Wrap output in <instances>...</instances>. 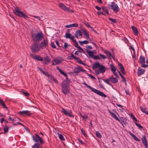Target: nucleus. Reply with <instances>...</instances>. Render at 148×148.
Wrapping results in <instances>:
<instances>
[{"label": "nucleus", "mask_w": 148, "mask_h": 148, "mask_svg": "<svg viewBox=\"0 0 148 148\" xmlns=\"http://www.w3.org/2000/svg\"><path fill=\"white\" fill-rule=\"evenodd\" d=\"M31 36L33 39L36 41H40L43 38V36L41 32L38 33L36 30H33L31 32Z\"/></svg>", "instance_id": "f257e3e1"}, {"label": "nucleus", "mask_w": 148, "mask_h": 148, "mask_svg": "<svg viewBox=\"0 0 148 148\" xmlns=\"http://www.w3.org/2000/svg\"><path fill=\"white\" fill-rule=\"evenodd\" d=\"M82 84L91 90L94 93L97 95L105 97H106V95L103 92L95 89L89 85H87L85 82H83Z\"/></svg>", "instance_id": "f03ea898"}, {"label": "nucleus", "mask_w": 148, "mask_h": 148, "mask_svg": "<svg viewBox=\"0 0 148 148\" xmlns=\"http://www.w3.org/2000/svg\"><path fill=\"white\" fill-rule=\"evenodd\" d=\"M61 86L62 91L64 94H67L69 92V84L66 82L63 81L61 84Z\"/></svg>", "instance_id": "7ed1b4c3"}, {"label": "nucleus", "mask_w": 148, "mask_h": 148, "mask_svg": "<svg viewBox=\"0 0 148 148\" xmlns=\"http://www.w3.org/2000/svg\"><path fill=\"white\" fill-rule=\"evenodd\" d=\"M14 9L13 12L16 15L21 17H23L25 18H28L27 16L21 11L18 7H15Z\"/></svg>", "instance_id": "20e7f679"}, {"label": "nucleus", "mask_w": 148, "mask_h": 148, "mask_svg": "<svg viewBox=\"0 0 148 148\" xmlns=\"http://www.w3.org/2000/svg\"><path fill=\"white\" fill-rule=\"evenodd\" d=\"M108 6L115 13H117L120 11V8L118 5L114 2H112L111 4H108Z\"/></svg>", "instance_id": "39448f33"}, {"label": "nucleus", "mask_w": 148, "mask_h": 148, "mask_svg": "<svg viewBox=\"0 0 148 148\" xmlns=\"http://www.w3.org/2000/svg\"><path fill=\"white\" fill-rule=\"evenodd\" d=\"M59 6L60 8L64 10L65 11L67 12L70 13H74V11L69 9L68 7L66 6L62 3H60L59 4Z\"/></svg>", "instance_id": "423d86ee"}, {"label": "nucleus", "mask_w": 148, "mask_h": 148, "mask_svg": "<svg viewBox=\"0 0 148 148\" xmlns=\"http://www.w3.org/2000/svg\"><path fill=\"white\" fill-rule=\"evenodd\" d=\"M35 136H32L33 140L36 142H39L42 144L44 143V141L43 139L39 136L37 134H35Z\"/></svg>", "instance_id": "0eeeda50"}, {"label": "nucleus", "mask_w": 148, "mask_h": 148, "mask_svg": "<svg viewBox=\"0 0 148 148\" xmlns=\"http://www.w3.org/2000/svg\"><path fill=\"white\" fill-rule=\"evenodd\" d=\"M61 112L66 116L71 117H74V116L72 114V112L71 110H66L62 108Z\"/></svg>", "instance_id": "6e6552de"}, {"label": "nucleus", "mask_w": 148, "mask_h": 148, "mask_svg": "<svg viewBox=\"0 0 148 148\" xmlns=\"http://www.w3.org/2000/svg\"><path fill=\"white\" fill-rule=\"evenodd\" d=\"M31 49L32 52L34 53H36L40 50V47L39 46L38 44L34 43L32 46Z\"/></svg>", "instance_id": "1a4fd4ad"}, {"label": "nucleus", "mask_w": 148, "mask_h": 148, "mask_svg": "<svg viewBox=\"0 0 148 148\" xmlns=\"http://www.w3.org/2000/svg\"><path fill=\"white\" fill-rule=\"evenodd\" d=\"M63 60V59L61 58H57L52 60V64L53 65H56L61 63Z\"/></svg>", "instance_id": "9d476101"}, {"label": "nucleus", "mask_w": 148, "mask_h": 148, "mask_svg": "<svg viewBox=\"0 0 148 148\" xmlns=\"http://www.w3.org/2000/svg\"><path fill=\"white\" fill-rule=\"evenodd\" d=\"M106 70V69L103 66L101 65L99 67V69L96 70L95 71V72L97 74H99L100 73H103L105 72Z\"/></svg>", "instance_id": "9b49d317"}, {"label": "nucleus", "mask_w": 148, "mask_h": 148, "mask_svg": "<svg viewBox=\"0 0 148 148\" xmlns=\"http://www.w3.org/2000/svg\"><path fill=\"white\" fill-rule=\"evenodd\" d=\"M85 71V70L82 69L81 66H77L74 69L73 72L78 73L80 72Z\"/></svg>", "instance_id": "f8f14e48"}, {"label": "nucleus", "mask_w": 148, "mask_h": 148, "mask_svg": "<svg viewBox=\"0 0 148 148\" xmlns=\"http://www.w3.org/2000/svg\"><path fill=\"white\" fill-rule=\"evenodd\" d=\"M110 66L111 68V71L114 75H115L116 77H118V75L116 74V72L117 71L119 72V71L117 69L113 64H110Z\"/></svg>", "instance_id": "ddd939ff"}, {"label": "nucleus", "mask_w": 148, "mask_h": 148, "mask_svg": "<svg viewBox=\"0 0 148 148\" xmlns=\"http://www.w3.org/2000/svg\"><path fill=\"white\" fill-rule=\"evenodd\" d=\"M47 44L48 42L47 40H44L40 44V49H45L47 45Z\"/></svg>", "instance_id": "4468645a"}, {"label": "nucleus", "mask_w": 148, "mask_h": 148, "mask_svg": "<svg viewBox=\"0 0 148 148\" xmlns=\"http://www.w3.org/2000/svg\"><path fill=\"white\" fill-rule=\"evenodd\" d=\"M108 112L110 113L111 115L116 120H117L119 121L123 125V123L122 121H121L118 118L116 115L113 112H111L109 110H108Z\"/></svg>", "instance_id": "2eb2a0df"}, {"label": "nucleus", "mask_w": 148, "mask_h": 148, "mask_svg": "<svg viewBox=\"0 0 148 148\" xmlns=\"http://www.w3.org/2000/svg\"><path fill=\"white\" fill-rule=\"evenodd\" d=\"M31 56L33 59L36 60L40 61H42L43 60L42 58L39 56L31 55Z\"/></svg>", "instance_id": "dca6fc26"}, {"label": "nucleus", "mask_w": 148, "mask_h": 148, "mask_svg": "<svg viewBox=\"0 0 148 148\" xmlns=\"http://www.w3.org/2000/svg\"><path fill=\"white\" fill-rule=\"evenodd\" d=\"M86 52L90 57L93 58L94 56V54L97 53V51L95 50L93 51L87 50L86 51Z\"/></svg>", "instance_id": "f3484780"}, {"label": "nucleus", "mask_w": 148, "mask_h": 148, "mask_svg": "<svg viewBox=\"0 0 148 148\" xmlns=\"http://www.w3.org/2000/svg\"><path fill=\"white\" fill-rule=\"evenodd\" d=\"M18 114L22 115H25L27 116H29L31 115V113L29 111L26 110L19 112Z\"/></svg>", "instance_id": "a211bd4d"}, {"label": "nucleus", "mask_w": 148, "mask_h": 148, "mask_svg": "<svg viewBox=\"0 0 148 148\" xmlns=\"http://www.w3.org/2000/svg\"><path fill=\"white\" fill-rule=\"evenodd\" d=\"M142 140L143 143L144 145L146 148H148L147 141L145 135L143 136Z\"/></svg>", "instance_id": "6ab92c4d"}, {"label": "nucleus", "mask_w": 148, "mask_h": 148, "mask_svg": "<svg viewBox=\"0 0 148 148\" xmlns=\"http://www.w3.org/2000/svg\"><path fill=\"white\" fill-rule=\"evenodd\" d=\"M145 71V70L142 69L139 67L138 69L137 74L138 76H140L144 74Z\"/></svg>", "instance_id": "aec40b11"}, {"label": "nucleus", "mask_w": 148, "mask_h": 148, "mask_svg": "<svg viewBox=\"0 0 148 148\" xmlns=\"http://www.w3.org/2000/svg\"><path fill=\"white\" fill-rule=\"evenodd\" d=\"M131 28L134 34L136 36H137L138 34V32L137 29L134 26H132L131 27Z\"/></svg>", "instance_id": "412c9836"}, {"label": "nucleus", "mask_w": 148, "mask_h": 148, "mask_svg": "<svg viewBox=\"0 0 148 148\" xmlns=\"http://www.w3.org/2000/svg\"><path fill=\"white\" fill-rule=\"evenodd\" d=\"M81 30L86 38H89V34L88 33V32L84 28H82Z\"/></svg>", "instance_id": "4be33fe9"}, {"label": "nucleus", "mask_w": 148, "mask_h": 148, "mask_svg": "<svg viewBox=\"0 0 148 148\" xmlns=\"http://www.w3.org/2000/svg\"><path fill=\"white\" fill-rule=\"evenodd\" d=\"M78 24L76 23H75L69 25H67L65 26V27L68 28H70L72 27H78Z\"/></svg>", "instance_id": "5701e85b"}, {"label": "nucleus", "mask_w": 148, "mask_h": 148, "mask_svg": "<svg viewBox=\"0 0 148 148\" xmlns=\"http://www.w3.org/2000/svg\"><path fill=\"white\" fill-rule=\"evenodd\" d=\"M75 43V46L78 49H79L80 51H81L82 53H84L85 51L82 49L80 46H79V45L77 41L76 42H74Z\"/></svg>", "instance_id": "b1692460"}, {"label": "nucleus", "mask_w": 148, "mask_h": 148, "mask_svg": "<svg viewBox=\"0 0 148 148\" xmlns=\"http://www.w3.org/2000/svg\"><path fill=\"white\" fill-rule=\"evenodd\" d=\"M145 57L143 56H141L139 59V62L141 64H145Z\"/></svg>", "instance_id": "393cba45"}, {"label": "nucleus", "mask_w": 148, "mask_h": 148, "mask_svg": "<svg viewBox=\"0 0 148 148\" xmlns=\"http://www.w3.org/2000/svg\"><path fill=\"white\" fill-rule=\"evenodd\" d=\"M118 65L120 67V69H121V71L122 72V73L123 74H125V72L124 70V67L123 65L121 63H118Z\"/></svg>", "instance_id": "a878e982"}, {"label": "nucleus", "mask_w": 148, "mask_h": 148, "mask_svg": "<svg viewBox=\"0 0 148 148\" xmlns=\"http://www.w3.org/2000/svg\"><path fill=\"white\" fill-rule=\"evenodd\" d=\"M140 109L141 111L143 113H145L146 114L148 115V111H146L147 108L145 107L142 106H140Z\"/></svg>", "instance_id": "bb28decb"}, {"label": "nucleus", "mask_w": 148, "mask_h": 148, "mask_svg": "<svg viewBox=\"0 0 148 148\" xmlns=\"http://www.w3.org/2000/svg\"><path fill=\"white\" fill-rule=\"evenodd\" d=\"M57 69L59 71V72L63 75H64L65 77H66V79H67L68 78L67 77V75L66 73H64L63 71L60 69H59L58 67H57Z\"/></svg>", "instance_id": "cd10ccee"}, {"label": "nucleus", "mask_w": 148, "mask_h": 148, "mask_svg": "<svg viewBox=\"0 0 148 148\" xmlns=\"http://www.w3.org/2000/svg\"><path fill=\"white\" fill-rule=\"evenodd\" d=\"M129 134L130 135H131L134 138V139L135 140L138 141H140V139L139 138H138L133 133H131V132H129Z\"/></svg>", "instance_id": "c85d7f7f"}, {"label": "nucleus", "mask_w": 148, "mask_h": 148, "mask_svg": "<svg viewBox=\"0 0 148 148\" xmlns=\"http://www.w3.org/2000/svg\"><path fill=\"white\" fill-rule=\"evenodd\" d=\"M75 36L77 38L82 35V34L80 30H77L75 32Z\"/></svg>", "instance_id": "c756f323"}, {"label": "nucleus", "mask_w": 148, "mask_h": 148, "mask_svg": "<svg viewBox=\"0 0 148 148\" xmlns=\"http://www.w3.org/2000/svg\"><path fill=\"white\" fill-rule=\"evenodd\" d=\"M50 60V58L48 56H46L44 58V61L45 63L46 64H48Z\"/></svg>", "instance_id": "7c9ffc66"}, {"label": "nucleus", "mask_w": 148, "mask_h": 148, "mask_svg": "<svg viewBox=\"0 0 148 148\" xmlns=\"http://www.w3.org/2000/svg\"><path fill=\"white\" fill-rule=\"evenodd\" d=\"M0 104L2 106L3 108L7 109V107L5 106L4 101L2 99L0 98Z\"/></svg>", "instance_id": "2f4dec72"}, {"label": "nucleus", "mask_w": 148, "mask_h": 148, "mask_svg": "<svg viewBox=\"0 0 148 148\" xmlns=\"http://www.w3.org/2000/svg\"><path fill=\"white\" fill-rule=\"evenodd\" d=\"M104 52L110 58H111L112 55L110 51L107 50H105L104 51Z\"/></svg>", "instance_id": "473e14b6"}, {"label": "nucleus", "mask_w": 148, "mask_h": 148, "mask_svg": "<svg viewBox=\"0 0 148 148\" xmlns=\"http://www.w3.org/2000/svg\"><path fill=\"white\" fill-rule=\"evenodd\" d=\"M101 65L99 62H97L94 64L93 66V68L94 69H96L98 67L99 68Z\"/></svg>", "instance_id": "72a5a7b5"}, {"label": "nucleus", "mask_w": 148, "mask_h": 148, "mask_svg": "<svg viewBox=\"0 0 148 148\" xmlns=\"http://www.w3.org/2000/svg\"><path fill=\"white\" fill-rule=\"evenodd\" d=\"M75 60H76L77 61V62L78 63L84 66L86 65V64L83 63V62L79 58L76 57Z\"/></svg>", "instance_id": "f704fd0d"}, {"label": "nucleus", "mask_w": 148, "mask_h": 148, "mask_svg": "<svg viewBox=\"0 0 148 148\" xmlns=\"http://www.w3.org/2000/svg\"><path fill=\"white\" fill-rule=\"evenodd\" d=\"M103 81L105 82L108 84L112 86V85H111L110 83V82H111V79L110 78H109L107 79H106L103 80Z\"/></svg>", "instance_id": "c9c22d12"}, {"label": "nucleus", "mask_w": 148, "mask_h": 148, "mask_svg": "<svg viewBox=\"0 0 148 148\" xmlns=\"http://www.w3.org/2000/svg\"><path fill=\"white\" fill-rule=\"evenodd\" d=\"M111 82L113 83H115L118 81V79L114 77H111Z\"/></svg>", "instance_id": "e433bc0d"}, {"label": "nucleus", "mask_w": 148, "mask_h": 148, "mask_svg": "<svg viewBox=\"0 0 148 148\" xmlns=\"http://www.w3.org/2000/svg\"><path fill=\"white\" fill-rule=\"evenodd\" d=\"M32 148H42V147H40V144L38 143H36L32 146Z\"/></svg>", "instance_id": "4c0bfd02"}, {"label": "nucleus", "mask_w": 148, "mask_h": 148, "mask_svg": "<svg viewBox=\"0 0 148 148\" xmlns=\"http://www.w3.org/2000/svg\"><path fill=\"white\" fill-rule=\"evenodd\" d=\"M79 43H80V45H83V44H87L88 42V41L87 40H84V41H79V42H78Z\"/></svg>", "instance_id": "58836bf2"}, {"label": "nucleus", "mask_w": 148, "mask_h": 148, "mask_svg": "<svg viewBox=\"0 0 148 148\" xmlns=\"http://www.w3.org/2000/svg\"><path fill=\"white\" fill-rule=\"evenodd\" d=\"M58 134L59 138L61 140L64 141L65 140V139L62 135L59 134Z\"/></svg>", "instance_id": "ea45409f"}, {"label": "nucleus", "mask_w": 148, "mask_h": 148, "mask_svg": "<svg viewBox=\"0 0 148 148\" xmlns=\"http://www.w3.org/2000/svg\"><path fill=\"white\" fill-rule=\"evenodd\" d=\"M102 9L103 11L105 12L107 14H109V12L108 10L105 7H102Z\"/></svg>", "instance_id": "a19ab883"}, {"label": "nucleus", "mask_w": 148, "mask_h": 148, "mask_svg": "<svg viewBox=\"0 0 148 148\" xmlns=\"http://www.w3.org/2000/svg\"><path fill=\"white\" fill-rule=\"evenodd\" d=\"M71 36V34L69 33H66L65 35V37L68 39H70Z\"/></svg>", "instance_id": "79ce46f5"}, {"label": "nucleus", "mask_w": 148, "mask_h": 148, "mask_svg": "<svg viewBox=\"0 0 148 148\" xmlns=\"http://www.w3.org/2000/svg\"><path fill=\"white\" fill-rule=\"evenodd\" d=\"M96 136L97 137L99 138H100L102 137V136L101 134L98 131L96 132Z\"/></svg>", "instance_id": "37998d69"}, {"label": "nucleus", "mask_w": 148, "mask_h": 148, "mask_svg": "<svg viewBox=\"0 0 148 148\" xmlns=\"http://www.w3.org/2000/svg\"><path fill=\"white\" fill-rule=\"evenodd\" d=\"M9 127L7 126H5L3 129L5 133L8 132L9 130Z\"/></svg>", "instance_id": "c03bdc74"}, {"label": "nucleus", "mask_w": 148, "mask_h": 148, "mask_svg": "<svg viewBox=\"0 0 148 148\" xmlns=\"http://www.w3.org/2000/svg\"><path fill=\"white\" fill-rule=\"evenodd\" d=\"M76 57L75 56L73 55H72L71 56H69L68 58L70 60H72L73 59H75V60Z\"/></svg>", "instance_id": "a18cd8bd"}, {"label": "nucleus", "mask_w": 148, "mask_h": 148, "mask_svg": "<svg viewBox=\"0 0 148 148\" xmlns=\"http://www.w3.org/2000/svg\"><path fill=\"white\" fill-rule=\"evenodd\" d=\"M109 19L112 23H116L117 22L116 19H113L111 18H109Z\"/></svg>", "instance_id": "49530a36"}, {"label": "nucleus", "mask_w": 148, "mask_h": 148, "mask_svg": "<svg viewBox=\"0 0 148 148\" xmlns=\"http://www.w3.org/2000/svg\"><path fill=\"white\" fill-rule=\"evenodd\" d=\"M75 37L73 36H71L70 38V39L71 40L74 42H76V40L75 39Z\"/></svg>", "instance_id": "de8ad7c7"}, {"label": "nucleus", "mask_w": 148, "mask_h": 148, "mask_svg": "<svg viewBox=\"0 0 148 148\" xmlns=\"http://www.w3.org/2000/svg\"><path fill=\"white\" fill-rule=\"evenodd\" d=\"M81 131L82 133L84 135V136H85V137H86L87 136L83 128L81 129Z\"/></svg>", "instance_id": "09e8293b"}, {"label": "nucleus", "mask_w": 148, "mask_h": 148, "mask_svg": "<svg viewBox=\"0 0 148 148\" xmlns=\"http://www.w3.org/2000/svg\"><path fill=\"white\" fill-rule=\"evenodd\" d=\"M129 48L130 49L131 51V50H132L133 53L135 55V53L134 48L132 46H131Z\"/></svg>", "instance_id": "8fccbe9b"}, {"label": "nucleus", "mask_w": 148, "mask_h": 148, "mask_svg": "<svg viewBox=\"0 0 148 148\" xmlns=\"http://www.w3.org/2000/svg\"><path fill=\"white\" fill-rule=\"evenodd\" d=\"M18 120H20V119L18 118H14L12 119V121L13 122H15L16 121H18Z\"/></svg>", "instance_id": "3c124183"}, {"label": "nucleus", "mask_w": 148, "mask_h": 148, "mask_svg": "<svg viewBox=\"0 0 148 148\" xmlns=\"http://www.w3.org/2000/svg\"><path fill=\"white\" fill-rule=\"evenodd\" d=\"M99 55L100 56V57L102 58L103 59H105L107 58L106 57V56H105L101 54H100Z\"/></svg>", "instance_id": "603ef678"}, {"label": "nucleus", "mask_w": 148, "mask_h": 148, "mask_svg": "<svg viewBox=\"0 0 148 148\" xmlns=\"http://www.w3.org/2000/svg\"><path fill=\"white\" fill-rule=\"evenodd\" d=\"M141 66L142 67L145 68L147 67L148 66V65L145 64H141Z\"/></svg>", "instance_id": "864d4df0"}, {"label": "nucleus", "mask_w": 148, "mask_h": 148, "mask_svg": "<svg viewBox=\"0 0 148 148\" xmlns=\"http://www.w3.org/2000/svg\"><path fill=\"white\" fill-rule=\"evenodd\" d=\"M136 125L139 128H140V129H141L143 127L141 126L138 123H135Z\"/></svg>", "instance_id": "5fc2aeb1"}, {"label": "nucleus", "mask_w": 148, "mask_h": 148, "mask_svg": "<svg viewBox=\"0 0 148 148\" xmlns=\"http://www.w3.org/2000/svg\"><path fill=\"white\" fill-rule=\"evenodd\" d=\"M81 116L83 119L86 120V119L88 118V116L86 115H82L81 114Z\"/></svg>", "instance_id": "6e6d98bb"}, {"label": "nucleus", "mask_w": 148, "mask_h": 148, "mask_svg": "<svg viewBox=\"0 0 148 148\" xmlns=\"http://www.w3.org/2000/svg\"><path fill=\"white\" fill-rule=\"evenodd\" d=\"M81 51H76L75 53V54L76 55H79L80 53H81Z\"/></svg>", "instance_id": "4d7b16f0"}, {"label": "nucleus", "mask_w": 148, "mask_h": 148, "mask_svg": "<svg viewBox=\"0 0 148 148\" xmlns=\"http://www.w3.org/2000/svg\"><path fill=\"white\" fill-rule=\"evenodd\" d=\"M22 92L24 95L25 96L28 97L29 95V94L27 92H25L24 91H23Z\"/></svg>", "instance_id": "13d9d810"}, {"label": "nucleus", "mask_w": 148, "mask_h": 148, "mask_svg": "<svg viewBox=\"0 0 148 148\" xmlns=\"http://www.w3.org/2000/svg\"><path fill=\"white\" fill-rule=\"evenodd\" d=\"M131 117L133 120H135L136 121H137L136 119L135 118V116H134V115L133 114H131Z\"/></svg>", "instance_id": "bf43d9fd"}, {"label": "nucleus", "mask_w": 148, "mask_h": 148, "mask_svg": "<svg viewBox=\"0 0 148 148\" xmlns=\"http://www.w3.org/2000/svg\"><path fill=\"white\" fill-rule=\"evenodd\" d=\"M93 58L95 59H100V58L98 56H94Z\"/></svg>", "instance_id": "052dcab7"}, {"label": "nucleus", "mask_w": 148, "mask_h": 148, "mask_svg": "<svg viewBox=\"0 0 148 148\" xmlns=\"http://www.w3.org/2000/svg\"><path fill=\"white\" fill-rule=\"evenodd\" d=\"M68 46V45L67 43H64V48L66 49L67 47Z\"/></svg>", "instance_id": "680f3d73"}, {"label": "nucleus", "mask_w": 148, "mask_h": 148, "mask_svg": "<svg viewBox=\"0 0 148 148\" xmlns=\"http://www.w3.org/2000/svg\"><path fill=\"white\" fill-rule=\"evenodd\" d=\"M51 47L53 48H56V47L54 43L51 42Z\"/></svg>", "instance_id": "e2e57ef3"}, {"label": "nucleus", "mask_w": 148, "mask_h": 148, "mask_svg": "<svg viewBox=\"0 0 148 148\" xmlns=\"http://www.w3.org/2000/svg\"><path fill=\"white\" fill-rule=\"evenodd\" d=\"M88 75L89 77H90L91 79H96V78L93 76H92L90 74H89Z\"/></svg>", "instance_id": "0e129e2a"}, {"label": "nucleus", "mask_w": 148, "mask_h": 148, "mask_svg": "<svg viewBox=\"0 0 148 148\" xmlns=\"http://www.w3.org/2000/svg\"><path fill=\"white\" fill-rule=\"evenodd\" d=\"M32 16L38 19L39 20V21H41V19L40 18V17L39 16Z\"/></svg>", "instance_id": "69168bd1"}, {"label": "nucleus", "mask_w": 148, "mask_h": 148, "mask_svg": "<svg viewBox=\"0 0 148 148\" xmlns=\"http://www.w3.org/2000/svg\"><path fill=\"white\" fill-rule=\"evenodd\" d=\"M44 75H45L47 76L48 77L50 76L51 77H52V76H50V75L46 71Z\"/></svg>", "instance_id": "338daca9"}, {"label": "nucleus", "mask_w": 148, "mask_h": 148, "mask_svg": "<svg viewBox=\"0 0 148 148\" xmlns=\"http://www.w3.org/2000/svg\"><path fill=\"white\" fill-rule=\"evenodd\" d=\"M95 8L98 10H101V8L100 7H99L98 6H96Z\"/></svg>", "instance_id": "774afa93"}]
</instances>
